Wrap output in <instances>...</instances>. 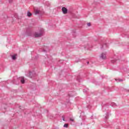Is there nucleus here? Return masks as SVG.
<instances>
[{
	"mask_svg": "<svg viewBox=\"0 0 129 129\" xmlns=\"http://www.w3.org/2000/svg\"><path fill=\"white\" fill-rule=\"evenodd\" d=\"M104 117H105V119H107L109 117V113L108 112H107L105 114Z\"/></svg>",
	"mask_w": 129,
	"mask_h": 129,
	"instance_id": "nucleus-6",
	"label": "nucleus"
},
{
	"mask_svg": "<svg viewBox=\"0 0 129 129\" xmlns=\"http://www.w3.org/2000/svg\"><path fill=\"white\" fill-rule=\"evenodd\" d=\"M100 58H101V59H102L103 60H105V59H106V53H102L101 55L100 56Z\"/></svg>",
	"mask_w": 129,
	"mask_h": 129,
	"instance_id": "nucleus-2",
	"label": "nucleus"
},
{
	"mask_svg": "<svg viewBox=\"0 0 129 129\" xmlns=\"http://www.w3.org/2000/svg\"><path fill=\"white\" fill-rule=\"evenodd\" d=\"M71 121H74V120L72 118H70Z\"/></svg>",
	"mask_w": 129,
	"mask_h": 129,
	"instance_id": "nucleus-15",
	"label": "nucleus"
},
{
	"mask_svg": "<svg viewBox=\"0 0 129 129\" xmlns=\"http://www.w3.org/2000/svg\"><path fill=\"white\" fill-rule=\"evenodd\" d=\"M84 92H86V90H85V89H84Z\"/></svg>",
	"mask_w": 129,
	"mask_h": 129,
	"instance_id": "nucleus-18",
	"label": "nucleus"
},
{
	"mask_svg": "<svg viewBox=\"0 0 129 129\" xmlns=\"http://www.w3.org/2000/svg\"><path fill=\"white\" fill-rule=\"evenodd\" d=\"M102 110H103V111H105V107H102Z\"/></svg>",
	"mask_w": 129,
	"mask_h": 129,
	"instance_id": "nucleus-12",
	"label": "nucleus"
},
{
	"mask_svg": "<svg viewBox=\"0 0 129 129\" xmlns=\"http://www.w3.org/2000/svg\"><path fill=\"white\" fill-rule=\"evenodd\" d=\"M76 62H79V61L78 60H76Z\"/></svg>",
	"mask_w": 129,
	"mask_h": 129,
	"instance_id": "nucleus-21",
	"label": "nucleus"
},
{
	"mask_svg": "<svg viewBox=\"0 0 129 129\" xmlns=\"http://www.w3.org/2000/svg\"><path fill=\"white\" fill-rule=\"evenodd\" d=\"M87 63L88 64H89V61H87Z\"/></svg>",
	"mask_w": 129,
	"mask_h": 129,
	"instance_id": "nucleus-19",
	"label": "nucleus"
},
{
	"mask_svg": "<svg viewBox=\"0 0 129 129\" xmlns=\"http://www.w3.org/2000/svg\"><path fill=\"white\" fill-rule=\"evenodd\" d=\"M43 36V31L42 30L40 31V33H38V32H35L34 34V37L35 38H39L40 37H42Z\"/></svg>",
	"mask_w": 129,
	"mask_h": 129,
	"instance_id": "nucleus-1",
	"label": "nucleus"
},
{
	"mask_svg": "<svg viewBox=\"0 0 129 129\" xmlns=\"http://www.w3.org/2000/svg\"><path fill=\"white\" fill-rule=\"evenodd\" d=\"M15 18H18V17H17V15H15Z\"/></svg>",
	"mask_w": 129,
	"mask_h": 129,
	"instance_id": "nucleus-17",
	"label": "nucleus"
},
{
	"mask_svg": "<svg viewBox=\"0 0 129 129\" xmlns=\"http://www.w3.org/2000/svg\"><path fill=\"white\" fill-rule=\"evenodd\" d=\"M61 10H62L63 14H64V15H66V14H67V13H68V10L67 9V8H66L65 7H62L61 8Z\"/></svg>",
	"mask_w": 129,
	"mask_h": 129,
	"instance_id": "nucleus-3",
	"label": "nucleus"
},
{
	"mask_svg": "<svg viewBox=\"0 0 129 129\" xmlns=\"http://www.w3.org/2000/svg\"><path fill=\"white\" fill-rule=\"evenodd\" d=\"M119 82L122 81V80H119Z\"/></svg>",
	"mask_w": 129,
	"mask_h": 129,
	"instance_id": "nucleus-20",
	"label": "nucleus"
},
{
	"mask_svg": "<svg viewBox=\"0 0 129 129\" xmlns=\"http://www.w3.org/2000/svg\"><path fill=\"white\" fill-rule=\"evenodd\" d=\"M9 3H13V1H9Z\"/></svg>",
	"mask_w": 129,
	"mask_h": 129,
	"instance_id": "nucleus-16",
	"label": "nucleus"
},
{
	"mask_svg": "<svg viewBox=\"0 0 129 129\" xmlns=\"http://www.w3.org/2000/svg\"><path fill=\"white\" fill-rule=\"evenodd\" d=\"M62 120H63V121H65V117H64V116H62Z\"/></svg>",
	"mask_w": 129,
	"mask_h": 129,
	"instance_id": "nucleus-13",
	"label": "nucleus"
},
{
	"mask_svg": "<svg viewBox=\"0 0 129 129\" xmlns=\"http://www.w3.org/2000/svg\"><path fill=\"white\" fill-rule=\"evenodd\" d=\"M31 16H32V13H30V12H27V17H31Z\"/></svg>",
	"mask_w": 129,
	"mask_h": 129,
	"instance_id": "nucleus-9",
	"label": "nucleus"
},
{
	"mask_svg": "<svg viewBox=\"0 0 129 129\" xmlns=\"http://www.w3.org/2000/svg\"><path fill=\"white\" fill-rule=\"evenodd\" d=\"M19 80L20 81V82H21V83L22 84H24L25 83V78H24V77H21L19 78Z\"/></svg>",
	"mask_w": 129,
	"mask_h": 129,
	"instance_id": "nucleus-4",
	"label": "nucleus"
},
{
	"mask_svg": "<svg viewBox=\"0 0 129 129\" xmlns=\"http://www.w3.org/2000/svg\"><path fill=\"white\" fill-rule=\"evenodd\" d=\"M116 62V59L111 60V63H115Z\"/></svg>",
	"mask_w": 129,
	"mask_h": 129,
	"instance_id": "nucleus-10",
	"label": "nucleus"
},
{
	"mask_svg": "<svg viewBox=\"0 0 129 129\" xmlns=\"http://www.w3.org/2000/svg\"><path fill=\"white\" fill-rule=\"evenodd\" d=\"M28 76L30 78H32L34 76V72H29L28 74Z\"/></svg>",
	"mask_w": 129,
	"mask_h": 129,
	"instance_id": "nucleus-5",
	"label": "nucleus"
},
{
	"mask_svg": "<svg viewBox=\"0 0 129 129\" xmlns=\"http://www.w3.org/2000/svg\"><path fill=\"white\" fill-rule=\"evenodd\" d=\"M87 26H88V27H90V26H91V24L90 23H89L87 24Z\"/></svg>",
	"mask_w": 129,
	"mask_h": 129,
	"instance_id": "nucleus-14",
	"label": "nucleus"
},
{
	"mask_svg": "<svg viewBox=\"0 0 129 129\" xmlns=\"http://www.w3.org/2000/svg\"><path fill=\"white\" fill-rule=\"evenodd\" d=\"M64 127H68V124H64L63 125Z\"/></svg>",
	"mask_w": 129,
	"mask_h": 129,
	"instance_id": "nucleus-11",
	"label": "nucleus"
},
{
	"mask_svg": "<svg viewBox=\"0 0 129 129\" xmlns=\"http://www.w3.org/2000/svg\"><path fill=\"white\" fill-rule=\"evenodd\" d=\"M40 13V11L39 10H36L35 11V15H38Z\"/></svg>",
	"mask_w": 129,
	"mask_h": 129,
	"instance_id": "nucleus-8",
	"label": "nucleus"
},
{
	"mask_svg": "<svg viewBox=\"0 0 129 129\" xmlns=\"http://www.w3.org/2000/svg\"><path fill=\"white\" fill-rule=\"evenodd\" d=\"M12 60H16L17 59V54H14L11 56Z\"/></svg>",
	"mask_w": 129,
	"mask_h": 129,
	"instance_id": "nucleus-7",
	"label": "nucleus"
}]
</instances>
